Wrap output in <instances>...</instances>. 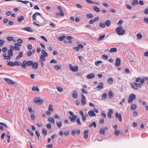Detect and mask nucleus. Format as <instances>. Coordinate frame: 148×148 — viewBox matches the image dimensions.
I'll use <instances>...</instances> for the list:
<instances>
[{
  "mask_svg": "<svg viewBox=\"0 0 148 148\" xmlns=\"http://www.w3.org/2000/svg\"><path fill=\"white\" fill-rule=\"evenodd\" d=\"M137 38L139 39H141L143 37L142 35L140 33H138L137 35Z\"/></svg>",
  "mask_w": 148,
  "mask_h": 148,
  "instance_id": "603ef678",
  "label": "nucleus"
},
{
  "mask_svg": "<svg viewBox=\"0 0 148 148\" xmlns=\"http://www.w3.org/2000/svg\"><path fill=\"white\" fill-rule=\"evenodd\" d=\"M10 49L8 51V56H6L7 54L6 53L3 54V56L4 57L3 59L4 60H10L11 59V58L12 57L13 55V49L12 45L10 46Z\"/></svg>",
  "mask_w": 148,
  "mask_h": 148,
  "instance_id": "f03ea898",
  "label": "nucleus"
},
{
  "mask_svg": "<svg viewBox=\"0 0 148 148\" xmlns=\"http://www.w3.org/2000/svg\"><path fill=\"white\" fill-rule=\"evenodd\" d=\"M88 114L90 117L96 116V114L93 110H91L88 112Z\"/></svg>",
  "mask_w": 148,
  "mask_h": 148,
  "instance_id": "ddd939ff",
  "label": "nucleus"
},
{
  "mask_svg": "<svg viewBox=\"0 0 148 148\" xmlns=\"http://www.w3.org/2000/svg\"><path fill=\"white\" fill-rule=\"evenodd\" d=\"M86 17L88 18H92L93 17V15L92 14H88L86 15Z\"/></svg>",
  "mask_w": 148,
  "mask_h": 148,
  "instance_id": "09e8293b",
  "label": "nucleus"
},
{
  "mask_svg": "<svg viewBox=\"0 0 148 148\" xmlns=\"http://www.w3.org/2000/svg\"><path fill=\"white\" fill-rule=\"evenodd\" d=\"M42 52L43 54L42 55H43L45 57H47V56L48 54L45 50H42Z\"/></svg>",
  "mask_w": 148,
  "mask_h": 148,
  "instance_id": "f704fd0d",
  "label": "nucleus"
},
{
  "mask_svg": "<svg viewBox=\"0 0 148 148\" xmlns=\"http://www.w3.org/2000/svg\"><path fill=\"white\" fill-rule=\"evenodd\" d=\"M120 133V131L119 130H116L114 132V134L116 136H117Z\"/></svg>",
  "mask_w": 148,
  "mask_h": 148,
  "instance_id": "e433bc0d",
  "label": "nucleus"
},
{
  "mask_svg": "<svg viewBox=\"0 0 148 148\" xmlns=\"http://www.w3.org/2000/svg\"><path fill=\"white\" fill-rule=\"evenodd\" d=\"M87 87L86 86L83 85V88L81 89L82 92L84 94H87L88 93V91L86 90Z\"/></svg>",
  "mask_w": 148,
  "mask_h": 148,
  "instance_id": "9d476101",
  "label": "nucleus"
},
{
  "mask_svg": "<svg viewBox=\"0 0 148 148\" xmlns=\"http://www.w3.org/2000/svg\"><path fill=\"white\" fill-rule=\"evenodd\" d=\"M5 41L4 40H3L0 39V46H2L4 44Z\"/></svg>",
  "mask_w": 148,
  "mask_h": 148,
  "instance_id": "bf43d9fd",
  "label": "nucleus"
},
{
  "mask_svg": "<svg viewBox=\"0 0 148 148\" xmlns=\"http://www.w3.org/2000/svg\"><path fill=\"white\" fill-rule=\"evenodd\" d=\"M117 49L116 48H112L109 51V52L110 53L113 52H115L117 51Z\"/></svg>",
  "mask_w": 148,
  "mask_h": 148,
  "instance_id": "bb28decb",
  "label": "nucleus"
},
{
  "mask_svg": "<svg viewBox=\"0 0 148 148\" xmlns=\"http://www.w3.org/2000/svg\"><path fill=\"white\" fill-rule=\"evenodd\" d=\"M103 58L105 60H107L108 59V57L107 55H103L102 56Z\"/></svg>",
  "mask_w": 148,
  "mask_h": 148,
  "instance_id": "4d7b16f0",
  "label": "nucleus"
},
{
  "mask_svg": "<svg viewBox=\"0 0 148 148\" xmlns=\"http://www.w3.org/2000/svg\"><path fill=\"white\" fill-rule=\"evenodd\" d=\"M138 3V0H133V1L132 3V5L134 6L135 5H137Z\"/></svg>",
  "mask_w": 148,
  "mask_h": 148,
  "instance_id": "7c9ffc66",
  "label": "nucleus"
},
{
  "mask_svg": "<svg viewBox=\"0 0 148 148\" xmlns=\"http://www.w3.org/2000/svg\"><path fill=\"white\" fill-rule=\"evenodd\" d=\"M38 66V63L37 62H35L34 63H33L32 65V67L35 69H36Z\"/></svg>",
  "mask_w": 148,
  "mask_h": 148,
  "instance_id": "6ab92c4d",
  "label": "nucleus"
},
{
  "mask_svg": "<svg viewBox=\"0 0 148 148\" xmlns=\"http://www.w3.org/2000/svg\"><path fill=\"white\" fill-rule=\"evenodd\" d=\"M77 118V116L75 115L72 116H69V119H70L71 121L72 122H75Z\"/></svg>",
  "mask_w": 148,
  "mask_h": 148,
  "instance_id": "1a4fd4ad",
  "label": "nucleus"
},
{
  "mask_svg": "<svg viewBox=\"0 0 148 148\" xmlns=\"http://www.w3.org/2000/svg\"><path fill=\"white\" fill-rule=\"evenodd\" d=\"M40 38L41 39L45 40L46 42H47V40L46 38L44 36H41Z\"/></svg>",
  "mask_w": 148,
  "mask_h": 148,
  "instance_id": "0e129e2a",
  "label": "nucleus"
},
{
  "mask_svg": "<svg viewBox=\"0 0 148 148\" xmlns=\"http://www.w3.org/2000/svg\"><path fill=\"white\" fill-rule=\"evenodd\" d=\"M77 47L79 49H82L84 47L83 45L81 44L78 45Z\"/></svg>",
  "mask_w": 148,
  "mask_h": 148,
  "instance_id": "69168bd1",
  "label": "nucleus"
},
{
  "mask_svg": "<svg viewBox=\"0 0 148 148\" xmlns=\"http://www.w3.org/2000/svg\"><path fill=\"white\" fill-rule=\"evenodd\" d=\"M95 75L94 73H91L88 75L87 78L89 79H91L95 77Z\"/></svg>",
  "mask_w": 148,
  "mask_h": 148,
  "instance_id": "2eb2a0df",
  "label": "nucleus"
},
{
  "mask_svg": "<svg viewBox=\"0 0 148 148\" xmlns=\"http://www.w3.org/2000/svg\"><path fill=\"white\" fill-rule=\"evenodd\" d=\"M103 86L104 84L103 83H99L98 84L96 88L98 89L99 90H100L103 88Z\"/></svg>",
  "mask_w": 148,
  "mask_h": 148,
  "instance_id": "f8f14e48",
  "label": "nucleus"
},
{
  "mask_svg": "<svg viewBox=\"0 0 148 148\" xmlns=\"http://www.w3.org/2000/svg\"><path fill=\"white\" fill-rule=\"evenodd\" d=\"M144 82V79L143 78L141 79V81L139 84L136 83L135 82L134 83H131L130 85L131 87L134 90H137L139 88H141L142 85Z\"/></svg>",
  "mask_w": 148,
  "mask_h": 148,
  "instance_id": "f257e3e1",
  "label": "nucleus"
},
{
  "mask_svg": "<svg viewBox=\"0 0 148 148\" xmlns=\"http://www.w3.org/2000/svg\"><path fill=\"white\" fill-rule=\"evenodd\" d=\"M70 69L73 72L77 71L78 69V67L76 66H74L71 64H70L69 66Z\"/></svg>",
  "mask_w": 148,
  "mask_h": 148,
  "instance_id": "423d86ee",
  "label": "nucleus"
},
{
  "mask_svg": "<svg viewBox=\"0 0 148 148\" xmlns=\"http://www.w3.org/2000/svg\"><path fill=\"white\" fill-rule=\"evenodd\" d=\"M14 62H9L7 63V65L11 66H14Z\"/></svg>",
  "mask_w": 148,
  "mask_h": 148,
  "instance_id": "c03bdc74",
  "label": "nucleus"
},
{
  "mask_svg": "<svg viewBox=\"0 0 148 148\" xmlns=\"http://www.w3.org/2000/svg\"><path fill=\"white\" fill-rule=\"evenodd\" d=\"M92 8L93 10L97 12H99L100 11L99 9L96 6H92Z\"/></svg>",
  "mask_w": 148,
  "mask_h": 148,
  "instance_id": "5701e85b",
  "label": "nucleus"
},
{
  "mask_svg": "<svg viewBox=\"0 0 148 148\" xmlns=\"http://www.w3.org/2000/svg\"><path fill=\"white\" fill-rule=\"evenodd\" d=\"M73 97L74 98L76 99L77 97V93L76 91H74L73 94Z\"/></svg>",
  "mask_w": 148,
  "mask_h": 148,
  "instance_id": "cd10ccee",
  "label": "nucleus"
},
{
  "mask_svg": "<svg viewBox=\"0 0 148 148\" xmlns=\"http://www.w3.org/2000/svg\"><path fill=\"white\" fill-rule=\"evenodd\" d=\"M48 120L49 122L53 124H55L54 120L53 117H48Z\"/></svg>",
  "mask_w": 148,
  "mask_h": 148,
  "instance_id": "dca6fc26",
  "label": "nucleus"
},
{
  "mask_svg": "<svg viewBox=\"0 0 148 148\" xmlns=\"http://www.w3.org/2000/svg\"><path fill=\"white\" fill-rule=\"evenodd\" d=\"M115 116L116 118H118L119 120L120 121H121L122 120L121 115V114H119L118 113L116 112L115 114Z\"/></svg>",
  "mask_w": 148,
  "mask_h": 148,
  "instance_id": "4468645a",
  "label": "nucleus"
},
{
  "mask_svg": "<svg viewBox=\"0 0 148 148\" xmlns=\"http://www.w3.org/2000/svg\"><path fill=\"white\" fill-rule=\"evenodd\" d=\"M82 98L81 100V102L82 105L83 106H85L86 105V98L85 97L83 94L81 95Z\"/></svg>",
  "mask_w": 148,
  "mask_h": 148,
  "instance_id": "0eeeda50",
  "label": "nucleus"
},
{
  "mask_svg": "<svg viewBox=\"0 0 148 148\" xmlns=\"http://www.w3.org/2000/svg\"><path fill=\"white\" fill-rule=\"evenodd\" d=\"M40 97H36L33 100V101L34 102L36 103V101H35L36 100V101H38V100H39V99H40Z\"/></svg>",
  "mask_w": 148,
  "mask_h": 148,
  "instance_id": "680f3d73",
  "label": "nucleus"
},
{
  "mask_svg": "<svg viewBox=\"0 0 148 148\" xmlns=\"http://www.w3.org/2000/svg\"><path fill=\"white\" fill-rule=\"evenodd\" d=\"M66 38V36L63 35L62 36L58 37V39L60 41H62Z\"/></svg>",
  "mask_w": 148,
  "mask_h": 148,
  "instance_id": "c9c22d12",
  "label": "nucleus"
},
{
  "mask_svg": "<svg viewBox=\"0 0 148 148\" xmlns=\"http://www.w3.org/2000/svg\"><path fill=\"white\" fill-rule=\"evenodd\" d=\"M88 130H85L84 132V138L86 139H87L88 138Z\"/></svg>",
  "mask_w": 148,
  "mask_h": 148,
  "instance_id": "4be33fe9",
  "label": "nucleus"
},
{
  "mask_svg": "<svg viewBox=\"0 0 148 148\" xmlns=\"http://www.w3.org/2000/svg\"><path fill=\"white\" fill-rule=\"evenodd\" d=\"M108 128L107 127H105L104 128H101L99 131V133L103 135H104L105 133V130L108 129Z\"/></svg>",
  "mask_w": 148,
  "mask_h": 148,
  "instance_id": "6e6552de",
  "label": "nucleus"
},
{
  "mask_svg": "<svg viewBox=\"0 0 148 148\" xmlns=\"http://www.w3.org/2000/svg\"><path fill=\"white\" fill-rule=\"evenodd\" d=\"M99 26L100 27L104 28L105 27V24L104 23L101 22L99 23Z\"/></svg>",
  "mask_w": 148,
  "mask_h": 148,
  "instance_id": "de8ad7c7",
  "label": "nucleus"
},
{
  "mask_svg": "<svg viewBox=\"0 0 148 148\" xmlns=\"http://www.w3.org/2000/svg\"><path fill=\"white\" fill-rule=\"evenodd\" d=\"M42 132L43 133V134L44 135H46L47 134V130L45 129H42Z\"/></svg>",
  "mask_w": 148,
  "mask_h": 148,
  "instance_id": "8fccbe9b",
  "label": "nucleus"
},
{
  "mask_svg": "<svg viewBox=\"0 0 148 148\" xmlns=\"http://www.w3.org/2000/svg\"><path fill=\"white\" fill-rule=\"evenodd\" d=\"M121 64V60L120 58H117L116 59V62L115 63V65L117 66H120Z\"/></svg>",
  "mask_w": 148,
  "mask_h": 148,
  "instance_id": "a211bd4d",
  "label": "nucleus"
},
{
  "mask_svg": "<svg viewBox=\"0 0 148 148\" xmlns=\"http://www.w3.org/2000/svg\"><path fill=\"white\" fill-rule=\"evenodd\" d=\"M136 108V105H132L131 106V109L132 110H135Z\"/></svg>",
  "mask_w": 148,
  "mask_h": 148,
  "instance_id": "37998d69",
  "label": "nucleus"
},
{
  "mask_svg": "<svg viewBox=\"0 0 148 148\" xmlns=\"http://www.w3.org/2000/svg\"><path fill=\"white\" fill-rule=\"evenodd\" d=\"M48 110H50L52 112H53L54 110L53 109L52 106L51 105H49Z\"/></svg>",
  "mask_w": 148,
  "mask_h": 148,
  "instance_id": "49530a36",
  "label": "nucleus"
},
{
  "mask_svg": "<svg viewBox=\"0 0 148 148\" xmlns=\"http://www.w3.org/2000/svg\"><path fill=\"white\" fill-rule=\"evenodd\" d=\"M107 94L106 93H104L102 96V99L103 100H105L107 98Z\"/></svg>",
  "mask_w": 148,
  "mask_h": 148,
  "instance_id": "473e14b6",
  "label": "nucleus"
},
{
  "mask_svg": "<svg viewBox=\"0 0 148 148\" xmlns=\"http://www.w3.org/2000/svg\"><path fill=\"white\" fill-rule=\"evenodd\" d=\"M13 47V51L14 50H18L19 51L20 50V48L17 46H12Z\"/></svg>",
  "mask_w": 148,
  "mask_h": 148,
  "instance_id": "a19ab883",
  "label": "nucleus"
},
{
  "mask_svg": "<svg viewBox=\"0 0 148 148\" xmlns=\"http://www.w3.org/2000/svg\"><path fill=\"white\" fill-rule=\"evenodd\" d=\"M115 30L116 32L119 35H124L125 32V30L123 29V27L121 26L117 27L116 28Z\"/></svg>",
  "mask_w": 148,
  "mask_h": 148,
  "instance_id": "7ed1b4c3",
  "label": "nucleus"
},
{
  "mask_svg": "<svg viewBox=\"0 0 148 148\" xmlns=\"http://www.w3.org/2000/svg\"><path fill=\"white\" fill-rule=\"evenodd\" d=\"M113 82V79L112 78L110 77L108 79V83L110 84H112Z\"/></svg>",
  "mask_w": 148,
  "mask_h": 148,
  "instance_id": "2f4dec72",
  "label": "nucleus"
},
{
  "mask_svg": "<svg viewBox=\"0 0 148 148\" xmlns=\"http://www.w3.org/2000/svg\"><path fill=\"white\" fill-rule=\"evenodd\" d=\"M31 116L32 119L34 120L36 119L35 116L33 114H31Z\"/></svg>",
  "mask_w": 148,
  "mask_h": 148,
  "instance_id": "052dcab7",
  "label": "nucleus"
},
{
  "mask_svg": "<svg viewBox=\"0 0 148 148\" xmlns=\"http://www.w3.org/2000/svg\"><path fill=\"white\" fill-rule=\"evenodd\" d=\"M105 25L107 27H109L110 24V21L109 20H107L105 22Z\"/></svg>",
  "mask_w": 148,
  "mask_h": 148,
  "instance_id": "ea45409f",
  "label": "nucleus"
},
{
  "mask_svg": "<svg viewBox=\"0 0 148 148\" xmlns=\"http://www.w3.org/2000/svg\"><path fill=\"white\" fill-rule=\"evenodd\" d=\"M103 62L102 61L100 60H98L95 62V64L97 66H98L100 64Z\"/></svg>",
  "mask_w": 148,
  "mask_h": 148,
  "instance_id": "c756f323",
  "label": "nucleus"
},
{
  "mask_svg": "<svg viewBox=\"0 0 148 148\" xmlns=\"http://www.w3.org/2000/svg\"><path fill=\"white\" fill-rule=\"evenodd\" d=\"M98 19H94L93 20L92 19L90 21L89 23L90 24H92L94 22L97 21Z\"/></svg>",
  "mask_w": 148,
  "mask_h": 148,
  "instance_id": "5fc2aeb1",
  "label": "nucleus"
},
{
  "mask_svg": "<svg viewBox=\"0 0 148 148\" xmlns=\"http://www.w3.org/2000/svg\"><path fill=\"white\" fill-rule=\"evenodd\" d=\"M76 122L79 125H81V123L80 121V119L79 118L78 119H77V120L76 121Z\"/></svg>",
  "mask_w": 148,
  "mask_h": 148,
  "instance_id": "13d9d810",
  "label": "nucleus"
},
{
  "mask_svg": "<svg viewBox=\"0 0 148 148\" xmlns=\"http://www.w3.org/2000/svg\"><path fill=\"white\" fill-rule=\"evenodd\" d=\"M23 29L27 31L32 32H33L34 31L30 27H24L23 28Z\"/></svg>",
  "mask_w": 148,
  "mask_h": 148,
  "instance_id": "f3484780",
  "label": "nucleus"
},
{
  "mask_svg": "<svg viewBox=\"0 0 148 148\" xmlns=\"http://www.w3.org/2000/svg\"><path fill=\"white\" fill-rule=\"evenodd\" d=\"M14 66H20L21 64V62H18L17 61H15L14 62Z\"/></svg>",
  "mask_w": 148,
  "mask_h": 148,
  "instance_id": "79ce46f5",
  "label": "nucleus"
},
{
  "mask_svg": "<svg viewBox=\"0 0 148 148\" xmlns=\"http://www.w3.org/2000/svg\"><path fill=\"white\" fill-rule=\"evenodd\" d=\"M4 80L8 83L10 84L13 85L14 84V82L12 80L7 78H4Z\"/></svg>",
  "mask_w": 148,
  "mask_h": 148,
  "instance_id": "9b49d317",
  "label": "nucleus"
},
{
  "mask_svg": "<svg viewBox=\"0 0 148 148\" xmlns=\"http://www.w3.org/2000/svg\"><path fill=\"white\" fill-rule=\"evenodd\" d=\"M23 53L22 52H20L19 55L16 56V60H18L20 58H21L22 57H23Z\"/></svg>",
  "mask_w": 148,
  "mask_h": 148,
  "instance_id": "393cba45",
  "label": "nucleus"
},
{
  "mask_svg": "<svg viewBox=\"0 0 148 148\" xmlns=\"http://www.w3.org/2000/svg\"><path fill=\"white\" fill-rule=\"evenodd\" d=\"M79 113L82 116V118L84 122H85L86 120V117L88 116V115L86 113L85 115H84L83 111L82 110H80Z\"/></svg>",
  "mask_w": 148,
  "mask_h": 148,
  "instance_id": "39448f33",
  "label": "nucleus"
},
{
  "mask_svg": "<svg viewBox=\"0 0 148 148\" xmlns=\"http://www.w3.org/2000/svg\"><path fill=\"white\" fill-rule=\"evenodd\" d=\"M123 22V21L122 20H120L119 21L118 23H117V25H121Z\"/></svg>",
  "mask_w": 148,
  "mask_h": 148,
  "instance_id": "774afa93",
  "label": "nucleus"
},
{
  "mask_svg": "<svg viewBox=\"0 0 148 148\" xmlns=\"http://www.w3.org/2000/svg\"><path fill=\"white\" fill-rule=\"evenodd\" d=\"M54 68L55 69L58 70L61 69V66L59 65H56L54 66Z\"/></svg>",
  "mask_w": 148,
  "mask_h": 148,
  "instance_id": "58836bf2",
  "label": "nucleus"
},
{
  "mask_svg": "<svg viewBox=\"0 0 148 148\" xmlns=\"http://www.w3.org/2000/svg\"><path fill=\"white\" fill-rule=\"evenodd\" d=\"M56 124H57L58 127L59 128H60V127H61L62 124V122L61 121L57 122Z\"/></svg>",
  "mask_w": 148,
  "mask_h": 148,
  "instance_id": "a18cd8bd",
  "label": "nucleus"
},
{
  "mask_svg": "<svg viewBox=\"0 0 148 148\" xmlns=\"http://www.w3.org/2000/svg\"><path fill=\"white\" fill-rule=\"evenodd\" d=\"M56 88L60 92H62L63 90V89L62 88L60 87H57Z\"/></svg>",
  "mask_w": 148,
  "mask_h": 148,
  "instance_id": "6e6d98bb",
  "label": "nucleus"
},
{
  "mask_svg": "<svg viewBox=\"0 0 148 148\" xmlns=\"http://www.w3.org/2000/svg\"><path fill=\"white\" fill-rule=\"evenodd\" d=\"M113 113V112L112 110L111 109H110L109 110V112H108V116L109 119H111V118L112 114Z\"/></svg>",
  "mask_w": 148,
  "mask_h": 148,
  "instance_id": "412c9836",
  "label": "nucleus"
},
{
  "mask_svg": "<svg viewBox=\"0 0 148 148\" xmlns=\"http://www.w3.org/2000/svg\"><path fill=\"white\" fill-rule=\"evenodd\" d=\"M108 97L110 99H112L113 97V94L112 91H110L108 93Z\"/></svg>",
  "mask_w": 148,
  "mask_h": 148,
  "instance_id": "b1692460",
  "label": "nucleus"
},
{
  "mask_svg": "<svg viewBox=\"0 0 148 148\" xmlns=\"http://www.w3.org/2000/svg\"><path fill=\"white\" fill-rule=\"evenodd\" d=\"M32 90L39 91V89L37 86H34L32 88Z\"/></svg>",
  "mask_w": 148,
  "mask_h": 148,
  "instance_id": "c85d7f7f",
  "label": "nucleus"
},
{
  "mask_svg": "<svg viewBox=\"0 0 148 148\" xmlns=\"http://www.w3.org/2000/svg\"><path fill=\"white\" fill-rule=\"evenodd\" d=\"M21 66L23 68H26L27 67L26 61V60L24 61L23 63L21 64Z\"/></svg>",
  "mask_w": 148,
  "mask_h": 148,
  "instance_id": "a878e982",
  "label": "nucleus"
},
{
  "mask_svg": "<svg viewBox=\"0 0 148 148\" xmlns=\"http://www.w3.org/2000/svg\"><path fill=\"white\" fill-rule=\"evenodd\" d=\"M35 134L38 137V138H39L40 136V135L38 132L37 130H36L35 131Z\"/></svg>",
  "mask_w": 148,
  "mask_h": 148,
  "instance_id": "e2e57ef3",
  "label": "nucleus"
},
{
  "mask_svg": "<svg viewBox=\"0 0 148 148\" xmlns=\"http://www.w3.org/2000/svg\"><path fill=\"white\" fill-rule=\"evenodd\" d=\"M45 56L42 55H41L40 56V59L41 60V61H45Z\"/></svg>",
  "mask_w": 148,
  "mask_h": 148,
  "instance_id": "864d4df0",
  "label": "nucleus"
},
{
  "mask_svg": "<svg viewBox=\"0 0 148 148\" xmlns=\"http://www.w3.org/2000/svg\"><path fill=\"white\" fill-rule=\"evenodd\" d=\"M16 1L18 2H21L25 4H26L27 3H30V1H23L21 0H18Z\"/></svg>",
  "mask_w": 148,
  "mask_h": 148,
  "instance_id": "72a5a7b5",
  "label": "nucleus"
},
{
  "mask_svg": "<svg viewBox=\"0 0 148 148\" xmlns=\"http://www.w3.org/2000/svg\"><path fill=\"white\" fill-rule=\"evenodd\" d=\"M37 15L40 16L41 18H43L42 14L38 12H36L32 16V18H36V16Z\"/></svg>",
  "mask_w": 148,
  "mask_h": 148,
  "instance_id": "aec40b11",
  "label": "nucleus"
},
{
  "mask_svg": "<svg viewBox=\"0 0 148 148\" xmlns=\"http://www.w3.org/2000/svg\"><path fill=\"white\" fill-rule=\"evenodd\" d=\"M46 126L49 129H50L51 128V126L50 123H49L47 124Z\"/></svg>",
  "mask_w": 148,
  "mask_h": 148,
  "instance_id": "338daca9",
  "label": "nucleus"
},
{
  "mask_svg": "<svg viewBox=\"0 0 148 148\" xmlns=\"http://www.w3.org/2000/svg\"><path fill=\"white\" fill-rule=\"evenodd\" d=\"M136 97L134 94H131L129 96L128 99V102L129 103H132L133 100L136 99Z\"/></svg>",
  "mask_w": 148,
  "mask_h": 148,
  "instance_id": "20e7f679",
  "label": "nucleus"
},
{
  "mask_svg": "<svg viewBox=\"0 0 148 148\" xmlns=\"http://www.w3.org/2000/svg\"><path fill=\"white\" fill-rule=\"evenodd\" d=\"M26 63L27 66H30L32 65L33 62L31 61H28L27 62H26Z\"/></svg>",
  "mask_w": 148,
  "mask_h": 148,
  "instance_id": "4c0bfd02",
  "label": "nucleus"
},
{
  "mask_svg": "<svg viewBox=\"0 0 148 148\" xmlns=\"http://www.w3.org/2000/svg\"><path fill=\"white\" fill-rule=\"evenodd\" d=\"M36 103H38L40 104H42L43 103V101L42 100L40 99H39V100H38V101H36Z\"/></svg>",
  "mask_w": 148,
  "mask_h": 148,
  "instance_id": "3c124183",
  "label": "nucleus"
}]
</instances>
